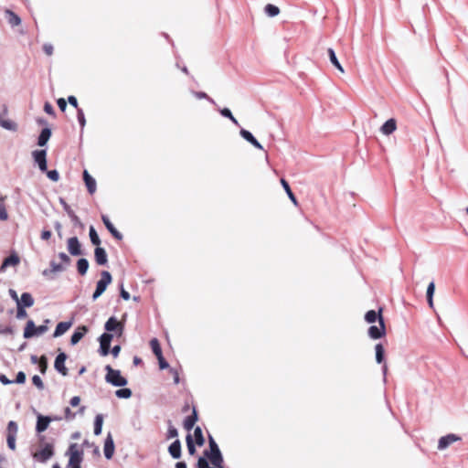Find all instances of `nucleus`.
Returning <instances> with one entry per match:
<instances>
[{"instance_id": "nucleus-1", "label": "nucleus", "mask_w": 468, "mask_h": 468, "mask_svg": "<svg viewBox=\"0 0 468 468\" xmlns=\"http://www.w3.org/2000/svg\"><path fill=\"white\" fill-rule=\"evenodd\" d=\"M105 381L113 387H125L128 384L126 378L122 376L119 369L112 368L110 365L105 366Z\"/></svg>"}, {"instance_id": "nucleus-32", "label": "nucleus", "mask_w": 468, "mask_h": 468, "mask_svg": "<svg viewBox=\"0 0 468 468\" xmlns=\"http://www.w3.org/2000/svg\"><path fill=\"white\" fill-rule=\"evenodd\" d=\"M435 292V283L434 282H431L427 287L426 291V298L427 303L431 308H433V295Z\"/></svg>"}, {"instance_id": "nucleus-24", "label": "nucleus", "mask_w": 468, "mask_h": 468, "mask_svg": "<svg viewBox=\"0 0 468 468\" xmlns=\"http://www.w3.org/2000/svg\"><path fill=\"white\" fill-rule=\"evenodd\" d=\"M397 129V122L395 119L390 118L386 121L380 127V132L383 134L389 135Z\"/></svg>"}, {"instance_id": "nucleus-29", "label": "nucleus", "mask_w": 468, "mask_h": 468, "mask_svg": "<svg viewBox=\"0 0 468 468\" xmlns=\"http://www.w3.org/2000/svg\"><path fill=\"white\" fill-rule=\"evenodd\" d=\"M5 17L7 19L8 24L14 27L21 24V18L13 11L6 10Z\"/></svg>"}, {"instance_id": "nucleus-11", "label": "nucleus", "mask_w": 468, "mask_h": 468, "mask_svg": "<svg viewBox=\"0 0 468 468\" xmlns=\"http://www.w3.org/2000/svg\"><path fill=\"white\" fill-rule=\"evenodd\" d=\"M50 422H52L51 416H44L41 414H37V424H36L37 433L44 432L48 429Z\"/></svg>"}, {"instance_id": "nucleus-39", "label": "nucleus", "mask_w": 468, "mask_h": 468, "mask_svg": "<svg viewBox=\"0 0 468 468\" xmlns=\"http://www.w3.org/2000/svg\"><path fill=\"white\" fill-rule=\"evenodd\" d=\"M150 346H151L153 353L154 354V356L156 357L161 356L163 355L162 348H161L160 343L157 338H153L150 341Z\"/></svg>"}, {"instance_id": "nucleus-63", "label": "nucleus", "mask_w": 468, "mask_h": 468, "mask_svg": "<svg viewBox=\"0 0 468 468\" xmlns=\"http://www.w3.org/2000/svg\"><path fill=\"white\" fill-rule=\"evenodd\" d=\"M68 102H69L71 106H73L76 110L80 109V108L79 107L78 100H77V98H76L75 96H73V95L69 96V97H68Z\"/></svg>"}, {"instance_id": "nucleus-7", "label": "nucleus", "mask_w": 468, "mask_h": 468, "mask_svg": "<svg viewBox=\"0 0 468 468\" xmlns=\"http://www.w3.org/2000/svg\"><path fill=\"white\" fill-rule=\"evenodd\" d=\"M32 157L41 172L47 171V150H35L32 152Z\"/></svg>"}, {"instance_id": "nucleus-59", "label": "nucleus", "mask_w": 468, "mask_h": 468, "mask_svg": "<svg viewBox=\"0 0 468 468\" xmlns=\"http://www.w3.org/2000/svg\"><path fill=\"white\" fill-rule=\"evenodd\" d=\"M44 111L48 115H51V116H55L56 115V112H55V110H54L53 106L49 102H48V101L45 102V104H44Z\"/></svg>"}, {"instance_id": "nucleus-9", "label": "nucleus", "mask_w": 468, "mask_h": 468, "mask_svg": "<svg viewBox=\"0 0 468 468\" xmlns=\"http://www.w3.org/2000/svg\"><path fill=\"white\" fill-rule=\"evenodd\" d=\"M386 334L385 323L383 317L379 318V326L370 325L368 328V335L372 339H379Z\"/></svg>"}, {"instance_id": "nucleus-4", "label": "nucleus", "mask_w": 468, "mask_h": 468, "mask_svg": "<svg viewBox=\"0 0 468 468\" xmlns=\"http://www.w3.org/2000/svg\"><path fill=\"white\" fill-rule=\"evenodd\" d=\"M77 444H70L67 454L69 455V460L67 468H81V463L83 461V452L77 449Z\"/></svg>"}, {"instance_id": "nucleus-8", "label": "nucleus", "mask_w": 468, "mask_h": 468, "mask_svg": "<svg viewBox=\"0 0 468 468\" xmlns=\"http://www.w3.org/2000/svg\"><path fill=\"white\" fill-rule=\"evenodd\" d=\"M67 358V354L64 352H60L58 354L54 361V368L64 377L67 376L69 373L68 368L65 366Z\"/></svg>"}, {"instance_id": "nucleus-30", "label": "nucleus", "mask_w": 468, "mask_h": 468, "mask_svg": "<svg viewBox=\"0 0 468 468\" xmlns=\"http://www.w3.org/2000/svg\"><path fill=\"white\" fill-rule=\"evenodd\" d=\"M327 54H328V57H329V59H330V62L342 73L345 72L341 63L339 62L337 57H336V54L335 52V50L332 48H329L327 49Z\"/></svg>"}, {"instance_id": "nucleus-61", "label": "nucleus", "mask_w": 468, "mask_h": 468, "mask_svg": "<svg viewBox=\"0 0 468 468\" xmlns=\"http://www.w3.org/2000/svg\"><path fill=\"white\" fill-rule=\"evenodd\" d=\"M120 296L125 300V301H128L130 298H131V295L129 293V292H127L124 288H123V284H121L120 286Z\"/></svg>"}, {"instance_id": "nucleus-64", "label": "nucleus", "mask_w": 468, "mask_h": 468, "mask_svg": "<svg viewBox=\"0 0 468 468\" xmlns=\"http://www.w3.org/2000/svg\"><path fill=\"white\" fill-rule=\"evenodd\" d=\"M69 218H70V219H71V221L73 222L74 225L79 226L80 228L84 227V225L80 221V218L75 214V212L73 213L72 216H69Z\"/></svg>"}, {"instance_id": "nucleus-60", "label": "nucleus", "mask_w": 468, "mask_h": 468, "mask_svg": "<svg viewBox=\"0 0 468 468\" xmlns=\"http://www.w3.org/2000/svg\"><path fill=\"white\" fill-rule=\"evenodd\" d=\"M27 316V311L25 310V307H22L20 305H17L16 309V318L17 319H23Z\"/></svg>"}, {"instance_id": "nucleus-41", "label": "nucleus", "mask_w": 468, "mask_h": 468, "mask_svg": "<svg viewBox=\"0 0 468 468\" xmlns=\"http://www.w3.org/2000/svg\"><path fill=\"white\" fill-rule=\"evenodd\" d=\"M194 435H195L196 443L197 444V446H199V447L203 446L205 443V438L203 436L202 430L199 426H197L195 428Z\"/></svg>"}, {"instance_id": "nucleus-45", "label": "nucleus", "mask_w": 468, "mask_h": 468, "mask_svg": "<svg viewBox=\"0 0 468 468\" xmlns=\"http://www.w3.org/2000/svg\"><path fill=\"white\" fill-rule=\"evenodd\" d=\"M192 93H193V95L197 99H199V100L206 99L211 104L216 105V101L211 97H209L206 92H204V91H192Z\"/></svg>"}, {"instance_id": "nucleus-38", "label": "nucleus", "mask_w": 468, "mask_h": 468, "mask_svg": "<svg viewBox=\"0 0 468 468\" xmlns=\"http://www.w3.org/2000/svg\"><path fill=\"white\" fill-rule=\"evenodd\" d=\"M265 14L270 17H274L279 15L280 8L272 4H268L264 7Z\"/></svg>"}, {"instance_id": "nucleus-57", "label": "nucleus", "mask_w": 468, "mask_h": 468, "mask_svg": "<svg viewBox=\"0 0 468 468\" xmlns=\"http://www.w3.org/2000/svg\"><path fill=\"white\" fill-rule=\"evenodd\" d=\"M157 360H158V364H159V367L160 369H167L169 368L170 369V367H169V364L168 362L165 359L164 356L162 355L161 356H157L156 357Z\"/></svg>"}, {"instance_id": "nucleus-22", "label": "nucleus", "mask_w": 468, "mask_h": 468, "mask_svg": "<svg viewBox=\"0 0 468 468\" xmlns=\"http://www.w3.org/2000/svg\"><path fill=\"white\" fill-rule=\"evenodd\" d=\"M51 135H52V131L49 127L43 128L37 137V145L40 147L47 145Z\"/></svg>"}, {"instance_id": "nucleus-51", "label": "nucleus", "mask_w": 468, "mask_h": 468, "mask_svg": "<svg viewBox=\"0 0 468 468\" xmlns=\"http://www.w3.org/2000/svg\"><path fill=\"white\" fill-rule=\"evenodd\" d=\"M16 434L8 433L6 437L7 446L12 451L16 449Z\"/></svg>"}, {"instance_id": "nucleus-50", "label": "nucleus", "mask_w": 468, "mask_h": 468, "mask_svg": "<svg viewBox=\"0 0 468 468\" xmlns=\"http://www.w3.org/2000/svg\"><path fill=\"white\" fill-rule=\"evenodd\" d=\"M112 338H113V335L105 332L102 335H101V336L99 337V342H100V344H110L111 345Z\"/></svg>"}, {"instance_id": "nucleus-44", "label": "nucleus", "mask_w": 468, "mask_h": 468, "mask_svg": "<svg viewBox=\"0 0 468 468\" xmlns=\"http://www.w3.org/2000/svg\"><path fill=\"white\" fill-rule=\"evenodd\" d=\"M188 453L194 455L197 452L196 446L191 434H187L186 438Z\"/></svg>"}, {"instance_id": "nucleus-28", "label": "nucleus", "mask_w": 468, "mask_h": 468, "mask_svg": "<svg viewBox=\"0 0 468 468\" xmlns=\"http://www.w3.org/2000/svg\"><path fill=\"white\" fill-rule=\"evenodd\" d=\"M206 457L208 458L209 462L213 466H223L224 459L221 452H215L209 455L207 454Z\"/></svg>"}, {"instance_id": "nucleus-14", "label": "nucleus", "mask_w": 468, "mask_h": 468, "mask_svg": "<svg viewBox=\"0 0 468 468\" xmlns=\"http://www.w3.org/2000/svg\"><path fill=\"white\" fill-rule=\"evenodd\" d=\"M101 220L105 226V228L108 229V231L118 240H122L123 236L122 234L116 229V228L113 226V224L111 222L110 218L106 215H101Z\"/></svg>"}, {"instance_id": "nucleus-23", "label": "nucleus", "mask_w": 468, "mask_h": 468, "mask_svg": "<svg viewBox=\"0 0 468 468\" xmlns=\"http://www.w3.org/2000/svg\"><path fill=\"white\" fill-rule=\"evenodd\" d=\"M197 420H198V415H197V409L195 407H193L192 414L187 416L184 420V428L186 431L192 430L195 426V423L197 421Z\"/></svg>"}, {"instance_id": "nucleus-17", "label": "nucleus", "mask_w": 468, "mask_h": 468, "mask_svg": "<svg viewBox=\"0 0 468 468\" xmlns=\"http://www.w3.org/2000/svg\"><path fill=\"white\" fill-rule=\"evenodd\" d=\"M94 258L98 265L105 266L108 263V255L104 248L96 247L94 250Z\"/></svg>"}, {"instance_id": "nucleus-20", "label": "nucleus", "mask_w": 468, "mask_h": 468, "mask_svg": "<svg viewBox=\"0 0 468 468\" xmlns=\"http://www.w3.org/2000/svg\"><path fill=\"white\" fill-rule=\"evenodd\" d=\"M168 452L173 459H179L182 455L181 441L176 439L168 446Z\"/></svg>"}, {"instance_id": "nucleus-49", "label": "nucleus", "mask_w": 468, "mask_h": 468, "mask_svg": "<svg viewBox=\"0 0 468 468\" xmlns=\"http://www.w3.org/2000/svg\"><path fill=\"white\" fill-rule=\"evenodd\" d=\"M44 173L47 174V176L53 182H58V179H59V173L58 172V170L56 169H53V170H48L45 171Z\"/></svg>"}, {"instance_id": "nucleus-47", "label": "nucleus", "mask_w": 468, "mask_h": 468, "mask_svg": "<svg viewBox=\"0 0 468 468\" xmlns=\"http://www.w3.org/2000/svg\"><path fill=\"white\" fill-rule=\"evenodd\" d=\"M168 423H169V426L167 429L166 439L169 440L172 438H176L178 436L177 429L172 425L170 420L168 421Z\"/></svg>"}, {"instance_id": "nucleus-16", "label": "nucleus", "mask_w": 468, "mask_h": 468, "mask_svg": "<svg viewBox=\"0 0 468 468\" xmlns=\"http://www.w3.org/2000/svg\"><path fill=\"white\" fill-rule=\"evenodd\" d=\"M49 266H50L49 269H45L42 271V275L48 279H53V276H52L53 273L61 272V271H65V267L61 263H57L54 261H50Z\"/></svg>"}, {"instance_id": "nucleus-53", "label": "nucleus", "mask_w": 468, "mask_h": 468, "mask_svg": "<svg viewBox=\"0 0 468 468\" xmlns=\"http://www.w3.org/2000/svg\"><path fill=\"white\" fill-rule=\"evenodd\" d=\"M32 383L40 390L44 388V383L38 375H34L32 377Z\"/></svg>"}, {"instance_id": "nucleus-43", "label": "nucleus", "mask_w": 468, "mask_h": 468, "mask_svg": "<svg viewBox=\"0 0 468 468\" xmlns=\"http://www.w3.org/2000/svg\"><path fill=\"white\" fill-rule=\"evenodd\" d=\"M5 197L0 196V220H6L8 218V214L5 206Z\"/></svg>"}, {"instance_id": "nucleus-26", "label": "nucleus", "mask_w": 468, "mask_h": 468, "mask_svg": "<svg viewBox=\"0 0 468 468\" xmlns=\"http://www.w3.org/2000/svg\"><path fill=\"white\" fill-rule=\"evenodd\" d=\"M34 304V298L29 292H23L20 299L17 301L16 305H20L25 308H29Z\"/></svg>"}, {"instance_id": "nucleus-18", "label": "nucleus", "mask_w": 468, "mask_h": 468, "mask_svg": "<svg viewBox=\"0 0 468 468\" xmlns=\"http://www.w3.org/2000/svg\"><path fill=\"white\" fill-rule=\"evenodd\" d=\"M240 136L246 140L248 143L252 144L257 149L262 150V145L259 143V141L254 137V135L248 130L241 128L239 131Z\"/></svg>"}, {"instance_id": "nucleus-15", "label": "nucleus", "mask_w": 468, "mask_h": 468, "mask_svg": "<svg viewBox=\"0 0 468 468\" xmlns=\"http://www.w3.org/2000/svg\"><path fill=\"white\" fill-rule=\"evenodd\" d=\"M20 262L19 256L13 251L8 257L4 259L1 266H0V271L4 272L7 267L9 266H16Z\"/></svg>"}, {"instance_id": "nucleus-10", "label": "nucleus", "mask_w": 468, "mask_h": 468, "mask_svg": "<svg viewBox=\"0 0 468 468\" xmlns=\"http://www.w3.org/2000/svg\"><path fill=\"white\" fill-rule=\"evenodd\" d=\"M67 248L69 254L72 256H80L83 254L81 244L76 236L68 239Z\"/></svg>"}, {"instance_id": "nucleus-3", "label": "nucleus", "mask_w": 468, "mask_h": 468, "mask_svg": "<svg viewBox=\"0 0 468 468\" xmlns=\"http://www.w3.org/2000/svg\"><path fill=\"white\" fill-rule=\"evenodd\" d=\"M112 277L108 271L101 272V279L96 283L95 291L92 294V301H96L107 289L108 285L112 283Z\"/></svg>"}, {"instance_id": "nucleus-46", "label": "nucleus", "mask_w": 468, "mask_h": 468, "mask_svg": "<svg viewBox=\"0 0 468 468\" xmlns=\"http://www.w3.org/2000/svg\"><path fill=\"white\" fill-rule=\"evenodd\" d=\"M77 119H78L79 124L80 126V129L82 131L86 125V119H85L84 112L81 108L77 110Z\"/></svg>"}, {"instance_id": "nucleus-34", "label": "nucleus", "mask_w": 468, "mask_h": 468, "mask_svg": "<svg viewBox=\"0 0 468 468\" xmlns=\"http://www.w3.org/2000/svg\"><path fill=\"white\" fill-rule=\"evenodd\" d=\"M376 351V361L378 364L385 362V349L382 344L378 343L375 346Z\"/></svg>"}, {"instance_id": "nucleus-13", "label": "nucleus", "mask_w": 468, "mask_h": 468, "mask_svg": "<svg viewBox=\"0 0 468 468\" xmlns=\"http://www.w3.org/2000/svg\"><path fill=\"white\" fill-rule=\"evenodd\" d=\"M114 450H115L114 441H113V438H112L111 432H109L104 441V448H103L104 456L107 460H111L112 458Z\"/></svg>"}, {"instance_id": "nucleus-56", "label": "nucleus", "mask_w": 468, "mask_h": 468, "mask_svg": "<svg viewBox=\"0 0 468 468\" xmlns=\"http://www.w3.org/2000/svg\"><path fill=\"white\" fill-rule=\"evenodd\" d=\"M26 378H27V377H26L25 372L19 371L16 374V377L15 380H13V383L24 384L26 382Z\"/></svg>"}, {"instance_id": "nucleus-6", "label": "nucleus", "mask_w": 468, "mask_h": 468, "mask_svg": "<svg viewBox=\"0 0 468 468\" xmlns=\"http://www.w3.org/2000/svg\"><path fill=\"white\" fill-rule=\"evenodd\" d=\"M54 455V447L51 443H46L45 446L37 452H36L33 457L37 461L40 463H46Z\"/></svg>"}, {"instance_id": "nucleus-21", "label": "nucleus", "mask_w": 468, "mask_h": 468, "mask_svg": "<svg viewBox=\"0 0 468 468\" xmlns=\"http://www.w3.org/2000/svg\"><path fill=\"white\" fill-rule=\"evenodd\" d=\"M83 180L88 192L92 195L96 192V180L89 174L87 170L83 171Z\"/></svg>"}, {"instance_id": "nucleus-54", "label": "nucleus", "mask_w": 468, "mask_h": 468, "mask_svg": "<svg viewBox=\"0 0 468 468\" xmlns=\"http://www.w3.org/2000/svg\"><path fill=\"white\" fill-rule=\"evenodd\" d=\"M111 345L110 344H100L99 352L101 356H106L110 354Z\"/></svg>"}, {"instance_id": "nucleus-52", "label": "nucleus", "mask_w": 468, "mask_h": 468, "mask_svg": "<svg viewBox=\"0 0 468 468\" xmlns=\"http://www.w3.org/2000/svg\"><path fill=\"white\" fill-rule=\"evenodd\" d=\"M59 203L69 217L73 215L74 211L63 197H59Z\"/></svg>"}, {"instance_id": "nucleus-48", "label": "nucleus", "mask_w": 468, "mask_h": 468, "mask_svg": "<svg viewBox=\"0 0 468 468\" xmlns=\"http://www.w3.org/2000/svg\"><path fill=\"white\" fill-rule=\"evenodd\" d=\"M196 467L197 468H210L209 467V463H208V458H207L205 455L204 456H200L197 459V463L196 464Z\"/></svg>"}, {"instance_id": "nucleus-37", "label": "nucleus", "mask_w": 468, "mask_h": 468, "mask_svg": "<svg viewBox=\"0 0 468 468\" xmlns=\"http://www.w3.org/2000/svg\"><path fill=\"white\" fill-rule=\"evenodd\" d=\"M89 236H90V242L95 245L96 247H100V244H101V239L95 229V228L93 226H90V229H89Z\"/></svg>"}, {"instance_id": "nucleus-42", "label": "nucleus", "mask_w": 468, "mask_h": 468, "mask_svg": "<svg viewBox=\"0 0 468 468\" xmlns=\"http://www.w3.org/2000/svg\"><path fill=\"white\" fill-rule=\"evenodd\" d=\"M0 125L5 130L15 132L17 129L16 122L10 120H0Z\"/></svg>"}, {"instance_id": "nucleus-12", "label": "nucleus", "mask_w": 468, "mask_h": 468, "mask_svg": "<svg viewBox=\"0 0 468 468\" xmlns=\"http://www.w3.org/2000/svg\"><path fill=\"white\" fill-rule=\"evenodd\" d=\"M460 440H461V437H459L453 433H450L445 436H442L439 440L438 449L441 451L444 450V449L448 448L452 443L458 441Z\"/></svg>"}, {"instance_id": "nucleus-35", "label": "nucleus", "mask_w": 468, "mask_h": 468, "mask_svg": "<svg viewBox=\"0 0 468 468\" xmlns=\"http://www.w3.org/2000/svg\"><path fill=\"white\" fill-rule=\"evenodd\" d=\"M281 184H282V186L283 189L285 190V192H286V194H287L288 197L290 198V200H291L294 205H297L298 203H297L296 197H295V195L293 194V192L292 191V189H291V187H290L289 183H288L285 179L282 178V179H281Z\"/></svg>"}, {"instance_id": "nucleus-31", "label": "nucleus", "mask_w": 468, "mask_h": 468, "mask_svg": "<svg viewBox=\"0 0 468 468\" xmlns=\"http://www.w3.org/2000/svg\"><path fill=\"white\" fill-rule=\"evenodd\" d=\"M89 261L85 258H80L77 261V271L78 273L81 276H84L89 270Z\"/></svg>"}, {"instance_id": "nucleus-36", "label": "nucleus", "mask_w": 468, "mask_h": 468, "mask_svg": "<svg viewBox=\"0 0 468 468\" xmlns=\"http://www.w3.org/2000/svg\"><path fill=\"white\" fill-rule=\"evenodd\" d=\"M103 415L97 414L94 420V434L99 436L102 431Z\"/></svg>"}, {"instance_id": "nucleus-19", "label": "nucleus", "mask_w": 468, "mask_h": 468, "mask_svg": "<svg viewBox=\"0 0 468 468\" xmlns=\"http://www.w3.org/2000/svg\"><path fill=\"white\" fill-rule=\"evenodd\" d=\"M88 330L89 329L86 325L78 326L70 337V344L72 346L77 345L88 333Z\"/></svg>"}, {"instance_id": "nucleus-58", "label": "nucleus", "mask_w": 468, "mask_h": 468, "mask_svg": "<svg viewBox=\"0 0 468 468\" xmlns=\"http://www.w3.org/2000/svg\"><path fill=\"white\" fill-rule=\"evenodd\" d=\"M7 431L8 433H14L16 434L17 432V424L14 420H10L7 424Z\"/></svg>"}, {"instance_id": "nucleus-5", "label": "nucleus", "mask_w": 468, "mask_h": 468, "mask_svg": "<svg viewBox=\"0 0 468 468\" xmlns=\"http://www.w3.org/2000/svg\"><path fill=\"white\" fill-rule=\"evenodd\" d=\"M104 329L110 334L115 332L120 336L123 333L124 324L119 322L115 316H111L104 324Z\"/></svg>"}, {"instance_id": "nucleus-33", "label": "nucleus", "mask_w": 468, "mask_h": 468, "mask_svg": "<svg viewBox=\"0 0 468 468\" xmlns=\"http://www.w3.org/2000/svg\"><path fill=\"white\" fill-rule=\"evenodd\" d=\"M208 446H209V450H206L204 452L205 456H207V454L209 455V454L220 452V449H219L218 443L216 442V441L210 434L208 435Z\"/></svg>"}, {"instance_id": "nucleus-62", "label": "nucleus", "mask_w": 468, "mask_h": 468, "mask_svg": "<svg viewBox=\"0 0 468 468\" xmlns=\"http://www.w3.org/2000/svg\"><path fill=\"white\" fill-rule=\"evenodd\" d=\"M58 256L60 259V261L67 265L69 264L71 261L69 256L65 252H59Z\"/></svg>"}, {"instance_id": "nucleus-55", "label": "nucleus", "mask_w": 468, "mask_h": 468, "mask_svg": "<svg viewBox=\"0 0 468 468\" xmlns=\"http://www.w3.org/2000/svg\"><path fill=\"white\" fill-rule=\"evenodd\" d=\"M39 371L40 373L42 374H45L47 369H48V361H47V357L45 356H42L40 357V362H39Z\"/></svg>"}, {"instance_id": "nucleus-40", "label": "nucleus", "mask_w": 468, "mask_h": 468, "mask_svg": "<svg viewBox=\"0 0 468 468\" xmlns=\"http://www.w3.org/2000/svg\"><path fill=\"white\" fill-rule=\"evenodd\" d=\"M122 388H119L115 391V396L119 399H130L133 395V392L130 388L121 387Z\"/></svg>"}, {"instance_id": "nucleus-27", "label": "nucleus", "mask_w": 468, "mask_h": 468, "mask_svg": "<svg viewBox=\"0 0 468 468\" xmlns=\"http://www.w3.org/2000/svg\"><path fill=\"white\" fill-rule=\"evenodd\" d=\"M381 313H382V309L381 308L378 312L375 311V310H369L365 314V320L368 324H373L377 320L379 321V318L382 317Z\"/></svg>"}, {"instance_id": "nucleus-2", "label": "nucleus", "mask_w": 468, "mask_h": 468, "mask_svg": "<svg viewBox=\"0 0 468 468\" xmlns=\"http://www.w3.org/2000/svg\"><path fill=\"white\" fill-rule=\"evenodd\" d=\"M48 323L49 320L46 319L43 324L37 326L33 320H28L26 324L23 336L27 339H29L45 334L48 330Z\"/></svg>"}, {"instance_id": "nucleus-25", "label": "nucleus", "mask_w": 468, "mask_h": 468, "mask_svg": "<svg viewBox=\"0 0 468 468\" xmlns=\"http://www.w3.org/2000/svg\"><path fill=\"white\" fill-rule=\"evenodd\" d=\"M72 325V323L70 321L68 322H59L53 333V337H59L62 335H64Z\"/></svg>"}]
</instances>
